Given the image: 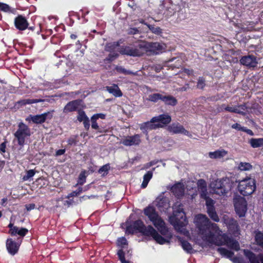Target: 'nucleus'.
I'll return each mask as SVG.
<instances>
[{
  "instance_id": "5701e85b",
  "label": "nucleus",
  "mask_w": 263,
  "mask_h": 263,
  "mask_svg": "<svg viewBox=\"0 0 263 263\" xmlns=\"http://www.w3.org/2000/svg\"><path fill=\"white\" fill-rule=\"evenodd\" d=\"M198 190L201 198H205L208 195L206 183L203 179H200L197 181Z\"/></svg>"
},
{
  "instance_id": "6ab92c4d",
  "label": "nucleus",
  "mask_w": 263,
  "mask_h": 263,
  "mask_svg": "<svg viewBox=\"0 0 263 263\" xmlns=\"http://www.w3.org/2000/svg\"><path fill=\"white\" fill-rule=\"evenodd\" d=\"M14 25L17 29L24 30L28 27V23L24 17L22 15H18L15 18Z\"/></svg>"
},
{
  "instance_id": "f8f14e48",
  "label": "nucleus",
  "mask_w": 263,
  "mask_h": 263,
  "mask_svg": "<svg viewBox=\"0 0 263 263\" xmlns=\"http://www.w3.org/2000/svg\"><path fill=\"white\" fill-rule=\"evenodd\" d=\"M239 61L241 64L248 68H254L258 64L256 57L252 54L242 57Z\"/></svg>"
},
{
  "instance_id": "ea45409f",
  "label": "nucleus",
  "mask_w": 263,
  "mask_h": 263,
  "mask_svg": "<svg viewBox=\"0 0 263 263\" xmlns=\"http://www.w3.org/2000/svg\"><path fill=\"white\" fill-rule=\"evenodd\" d=\"M147 27L151 31L157 35H160L162 33V29L159 27H155L154 25H148Z\"/></svg>"
},
{
  "instance_id": "f03ea898",
  "label": "nucleus",
  "mask_w": 263,
  "mask_h": 263,
  "mask_svg": "<svg viewBox=\"0 0 263 263\" xmlns=\"http://www.w3.org/2000/svg\"><path fill=\"white\" fill-rule=\"evenodd\" d=\"M173 214L175 217V222L174 227L176 230L181 233H185V229L187 221L186 220L185 213L183 211L181 203L176 202L173 206Z\"/></svg>"
},
{
  "instance_id": "423d86ee",
  "label": "nucleus",
  "mask_w": 263,
  "mask_h": 263,
  "mask_svg": "<svg viewBox=\"0 0 263 263\" xmlns=\"http://www.w3.org/2000/svg\"><path fill=\"white\" fill-rule=\"evenodd\" d=\"M14 135L17 140L18 144L23 146L25 143V138L31 135L30 129L25 124L20 122L18 125V129Z\"/></svg>"
},
{
  "instance_id": "052dcab7",
  "label": "nucleus",
  "mask_w": 263,
  "mask_h": 263,
  "mask_svg": "<svg viewBox=\"0 0 263 263\" xmlns=\"http://www.w3.org/2000/svg\"><path fill=\"white\" fill-rule=\"evenodd\" d=\"M6 142H4L0 144V151L2 153H5L6 152Z\"/></svg>"
},
{
  "instance_id": "37998d69",
  "label": "nucleus",
  "mask_w": 263,
  "mask_h": 263,
  "mask_svg": "<svg viewBox=\"0 0 263 263\" xmlns=\"http://www.w3.org/2000/svg\"><path fill=\"white\" fill-rule=\"evenodd\" d=\"M117 255L121 263H129L128 261L125 259V253L122 249L118 251Z\"/></svg>"
},
{
  "instance_id": "b1692460",
  "label": "nucleus",
  "mask_w": 263,
  "mask_h": 263,
  "mask_svg": "<svg viewBox=\"0 0 263 263\" xmlns=\"http://www.w3.org/2000/svg\"><path fill=\"white\" fill-rule=\"evenodd\" d=\"M152 121H156L158 123H161L163 124H167L171 122V117L167 114L160 115L152 118Z\"/></svg>"
},
{
  "instance_id": "774afa93",
  "label": "nucleus",
  "mask_w": 263,
  "mask_h": 263,
  "mask_svg": "<svg viewBox=\"0 0 263 263\" xmlns=\"http://www.w3.org/2000/svg\"><path fill=\"white\" fill-rule=\"evenodd\" d=\"M237 108L243 112V110H245L247 108V107L246 106V104H244L239 105L238 107H237Z\"/></svg>"
},
{
  "instance_id": "20e7f679",
  "label": "nucleus",
  "mask_w": 263,
  "mask_h": 263,
  "mask_svg": "<svg viewBox=\"0 0 263 263\" xmlns=\"http://www.w3.org/2000/svg\"><path fill=\"white\" fill-rule=\"evenodd\" d=\"M144 213L158 230L162 231L165 229L164 221L153 207L148 206L146 208L144 209Z\"/></svg>"
},
{
  "instance_id": "13d9d810",
  "label": "nucleus",
  "mask_w": 263,
  "mask_h": 263,
  "mask_svg": "<svg viewBox=\"0 0 263 263\" xmlns=\"http://www.w3.org/2000/svg\"><path fill=\"white\" fill-rule=\"evenodd\" d=\"M139 32V30L136 28H130L128 30V34H135Z\"/></svg>"
},
{
  "instance_id": "5fc2aeb1",
  "label": "nucleus",
  "mask_w": 263,
  "mask_h": 263,
  "mask_svg": "<svg viewBox=\"0 0 263 263\" xmlns=\"http://www.w3.org/2000/svg\"><path fill=\"white\" fill-rule=\"evenodd\" d=\"M109 168V165L106 164L102 166L99 170V172L102 173L104 172L103 175L106 174Z\"/></svg>"
},
{
  "instance_id": "2eb2a0df",
  "label": "nucleus",
  "mask_w": 263,
  "mask_h": 263,
  "mask_svg": "<svg viewBox=\"0 0 263 263\" xmlns=\"http://www.w3.org/2000/svg\"><path fill=\"white\" fill-rule=\"evenodd\" d=\"M53 111V110H52L51 112H47L35 116L30 115L29 117L33 123L41 124L44 123L47 119H51L52 117V112Z\"/></svg>"
},
{
  "instance_id": "0e129e2a",
  "label": "nucleus",
  "mask_w": 263,
  "mask_h": 263,
  "mask_svg": "<svg viewBox=\"0 0 263 263\" xmlns=\"http://www.w3.org/2000/svg\"><path fill=\"white\" fill-rule=\"evenodd\" d=\"M92 117H95V119L97 120L99 118L104 119L105 116V115H104L103 114H98L93 115Z\"/></svg>"
},
{
  "instance_id": "603ef678",
  "label": "nucleus",
  "mask_w": 263,
  "mask_h": 263,
  "mask_svg": "<svg viewBox=\"0 0 263 263\" xmlns=\"http://www.w3.org/2000/svg\"><path fill=\"white\" fill-rule=\"evenodd\" d=\"M119 54L116 53H110L108 57L105 59L106 61L111 62L118 57Z\"/></svg>"
},
{
  "instance_id": "0eeeda50",
  "label": "nucleus",
  "mask_w": 263,
  "mask_h": 263,
  "mask_svg": "<svg viewBox=\"0 0 263 263\" xmlns=\"http://www.w3.org/2000/svg\"><path fill=\"white\" fill-rule=\"evenodd\" d=\"M140 48L141 49L142 55L147 51L153 52L154 54H158L164 49V45L159 43L145 42L140 43Z\"/></svg>"
},
{
  "instance_id": "f257e3e1",
  "label": "nucleus",
  "mask_w": 263,
  "mask_h": 263,
  "mask_svg": "<svg viewBox=\"0 0 263 263\" xmlns=\"http://www.w3.org/2000/svg\"><path fill=\"white\" fill-rule=\"evenodd\" d=\"M196 222L199 233L203 235L204 239L210 243L218 246L226 245L235 251H238L240 249L239 243L234 239L229 237L227 234H223L215 236L212 230L215 233H218L219 229L217 225L211 223L205 215H197Z\"/></svg>"
},
{
  "instance_id": "2f4dec72",
  "label": "nucleus",
  "mask_w": 263,
  "mask_h": 263,
  "mask_svg": "<svg viewBox=\"0 0 263 263\" xmlns=\"http://www.w3.org/2000/svg\"><path fill=\"white\" fill-rule=\"evenodd\" d=\"M249 143L253 148H257L263 146V138H252Z\"/></svg>"
},
{
  "instance_id": "c9c22d12",
  "label": "nucleus",
  "mask_w": 263,
  "mask_h": 263,
  "mask_svg": "<svg viewBox=\"0 0 263 263\" xmlns=\"http://www.w3.org/2000/svg\"><path fill=\"white\" fill-rule=\"evenodd\" d=\"M180 244L183 249L187 253H192L193 251V248L191 245L186 240L180 239Z\"/></svg>"
},
{
  "instance_id": "bb28decb",
  "label": "nucleus",
  "mask_w": 263,
  "mask_h": 263,
  "mask_svg": "<svg viewBox=\"0 0 263 263\" xmlns=\"http://www.w3.org/2000/svg\"><path fill=\"white\" fill-rule=\"evenodd\" d=\"M161 101L164 103L165 104L171 106H175L177 103V99L172 96L170 95H163Z\"/></svg>"
},
{
  "instance_id": "4be33fe9",
  "label": "nucleus",
  "mask_w": 263,
  "mask_h": 263,
  "mask_svg": "<svg viewBox=\"0 0 263 263\" xmlns=\"http://www.w3.org/2000/svg\"><path fill=\"white\" fill-rule=\"evenodd\" d=\"M80 102L81 101L79 100L69 102L64 107L63 112L66 113L76 110L78 108V106L80 105Z\"/></svg>"
},
{
  "instance_id": "79ce46f5",
  "label": "nucleus",
  "mask_w": 263,
  "mask_h": 263,
  "mask_svg": "<svg viewBox=\"0 0 263 263\" xmlns=\"http://www.w3.org/2000/svg\"><path fill=\"white\" fill-rule=\"evenodd\" d=\"M252 166L249 163L241 162L239 164L238 168L241 171H249L251 170Z\"/></svg>"
},
{
  "instance_id": "9d476101",
  "label": "nucleus",
  "mask_w": 263,
  "mask_h": 263,
  "mask_svg": "<svg viewBox=\"0 0 263 263\" xmlns=\"http://www.w3.org/2000/svg\"><path fill=\"white\" fill-rule=\"evenodd\" d=\"M205 200V204L207 208V213L209 217L214 221L218 222L219 221V218L217 215L214 204L215 203L214 201L206 195L205 198H202Z\"/></svg>"
},
{
  "instance_id": "58836bf2",
  "label": "nucleus",
  "mask_w": 263,
  "mask_h": 263,
  "mask_svg": "<svg viewBox=\"0 0 263 263\" xmlns=\"http://www.w3.org/2000/svg\"><path fill=\"white\" fill-rule=\"evenodd\" d=\"M255 241L263 249V233L258 232L255 235Z\"/></svg>"
},
{
  "instance_id": "e2e57ef3",
  "label": "nucleus",
  "mask_w": 263,
  "mask_h": 263,
  "mask_svg": "<svg viewBox=\"0 0 263 263\" xmlns=\"http://www.w3.org/2000/svg\"><path fill=\"white\" fill-rule=\"evenodd\" d=\"M242 131L246 132V133H247L248 135H249L250 136H253L254 135V133L252 132V130L250 129H248L246 127H244Z\"/></svg>"
},
{
  "instance_id": "4d7b16f0",
  "label": "nucleus",
  "mask_w": 263,
  "mask_h": 263,
  "mask_svg": "<svg viewBox=\"0 0 263 263\" xmlns=\"http://www.w3.org/2000/svg\"><path fill=\"white\" fill-rule=\"evenodd\" d=\"M232 128L233 129H237L238 130H241L242 131L244 127H242L238 123H235L233 124L232 125Z\"/></svg>"
},
{
  "instance_id": "9b49d317",
  "label": "nucleus",
  "mask_w": 263,
  "mask_h": 263,
  "mask_svg": "<svg viewBox=\"0 0 263 263\" xmlns=\"http://www.w3.org/2000/svg\"><path fill=\"white\" fill-rule=\"evenodd\" d=\"M141 142V137L138 134L132 136H125L120 141V143L126 146L139 145Z\"/></svg>"
},
{
  "instance_id": "09e8293b",
  "label": "nucleus",
  "mask_w": 263,
  "mask_h": 263,
  "mask_svg": "<svg viewBox=\"0 0 263 263\" xmlns=\"http://www.w3.org/2000/svg\"><path fill=\"white\" fill-rule=\"evenodd\" d=\"M205 79L203 77H199L197 84V87L199 89H203L205 85Z\"/></svg>"
},
{
  "instance_id": "4c0bfd02",
  "label": "nucleus",
  "mask_w": 263,
  "mask_h": 263,
  "mask_svg": "<svg viewBox=\"0 0 263 263\" xmlns=\"http://www.w3.org/2000/svg\"><path fill=\"white\" fill-rule=\"evenodd\" d=\"M43 101V100L41 99H23L22 100L19 101L18 103L21 105H24L26 104H30L32 103H38L40 102Z\"/></svg>"
},
{
  "instance_id": "6e6552de",
  "label": "nucleus",
  "mask_w": 263,
  "mask_h": 263,
  "mask_svg": "<svg viewBox=\"0 0 263 263\" xmlns=\"http://www.w3.org/2000/svg\"><path fill=\"white\" fill-rule=\"evenodd\" d=\"M233 203L236 214L240 217L245 216L247 211V203L245 198L236 195L233 199Z\"/></svg>"
},
{
  "instance_id": "aec40b11",
  "label": "nucleus",
  "mask_w": 263,
  "mask_h": 263,
  "mask_svg": "<svg viewBox=\"0 0 263 263\" xmlns=\"http://www.w3.org/2000/svg\"><path fill=\"white\" fill-rule=\"evenodd\" d=\"M156 123V121H152V118L149 121H147L141 124L140 125V128L142 130H145V132H147V130L156 129L161 127V125L159 123Z\"/></svg>"
},
{
  "instance_id": "a211bd4d",
  "label": "nucleus",
  "mask_w": 263,
  "mask_h": 263,
  "mask_svg": "<svg viewBox=\"0 0 263 263\" xmlns=\"http://www.w3.org/2000/svg\"><path fill=\"white\" fill-rule=\"evenodd\" d=\"M168 130L174 134H183L185 135H188L189 132L185 129L182 125L179 123H173L168 127Z\"/></svg>"
},
{
  "instance_id": "72a5a7b5",
  "label": "nucleus",
  "mask_w": 263,
  "mask_h": 263,
  "mask_svg": "<svg viewBox=\"0 0 263 263\" xmlns=\"http://www.w3.org/2000/svg\"><path fill=\"white\" fill-rule=\"evenodd\" d=\"M28 232V230L26 228H22L19 230L18 227L14 228L12 230V235L18 234L21 236L24 237L26 235Z\"/></svg>"
},
{
  "instance_id": "a878e982",
  "label": "nucleus",
  "mask_w": 263,
  "mask_h": 263,
  "mask_svg": "<svg viewBox=\"0 0 263 263\" xmlns=\"http://www.w3.org/2000/svg\"><path fill=\"white\" fill-rule=\"evenodd\" d=\"M106 89L110 93L112 94L116 97H119L122 96V93L119 87L116 85L114 84L110 86H106Z\"/></svg>"
},
{
  "instance_id": "7c9ffc66",
  "label": "nucleus",
  "mask_w": 263,
  "mask_h": 263,
  "mask_svg": "<svg viewBox=\"0 0 263 263\" xmlns=\"http://www.w3.org/2000/svg\"><path fill=\"white\" fill-rule=\"evenodd\" d=\"M220 108L221 109H224L225 110H227L228 111L231 112H234L239 114L242 115H245V113L243 112L242 111H241L240 109H239L237 107H230V106H226L224 104H222Z\"/></svg>"
},
{
  "instance_id": "f704fd0d",
  "label": "nucleus",
  "mask_w": 263,
  "mask_h": 263,
  "mask_svg": "<svg viewBox=\"0 0 263 263\" xmlns=\"http://www.w3.org/2000/svg\"><path fill=\"white\" fill-rule=\"evenodd\" d=\"M218 252L223 256L231 259L234 255V253L223 248H219Z\"/></svg>"
},
{
  "instance_id": "a18cd8bd",
  "label": "nucleus",
  "mask_w": 263,
  "mask_h": 263,
  "mask_svg": "<svg viewBox=\"0 0 263 263\" xmlns=\"http://www.w3.org/2000/svg\"><path fill=\"white\" fill-rule=\"evenodd\" d=\"M119 46V44L118 42H114L112 43H109L107 44L106 47V50L108 51L111 52L112 50H114L117 47Z\"/></svg>"
},
{
  "instance_id": "cd10ccee",
  "label": "nucleus",
  "mask_w": 263,
  "mask_h": 263,
  "mask_svg": "<svg viewBox=\"0 0 263 263\" xmlns=\"http://www.w3.org/2000/svg\"><path fill=\"white\" fill-rule=\"evenodd\" d=\"M228 154V152L224 150H219L216 151L214 152H210L209 153V156L210 158L212 159H218L221 158L226 156Z\"/></svg>"
},
{
  "instance_id": "c85d7f7f",
  "label": "nucleus",
  "mask_w": 263,
  "mask_h": 263,
  "mask_svg": "<svg viewBox=\"0 0 263 263\" xmlns=\"http://www.w3.org/2000/svg\"><path fill=\"white\" fill-rule=\"evenodd\" d=\"M149 236H152L160 244H164L168 242V241L160 235L155 229L154 232H151Z\"/></svg>"
},
{
  "instance_id": "338daca9",
  "label": "nucleus",
  "mask_w": 263,
  "mask_h": 263,
  "mask_svg": "<svg viewBox=\"0 0 263 263\" xmlns=\"http://www.w3.org/2000/svg\"><path fill=\"white\" fill-rule=\"evenodd\" d=\"M65 149H59L56 152L55 156H60V155H63L65 153Z\"/></svg>"
},
{
  "instance_id": "a19ab883",
  "label": "nucleus",
  "mask_w": 263,
  "mask_h": 263,
  "mask_svg": "<svg viewBox=\"0 0 263 263\" xmlns=\"http://www.w3.org/2000/svg\"><path fill=\"white\" fill-rule=\"evenodd\" d=\"M86 171L81 172L79 175L77 184L83 185L86 181Z\"/></svg>"
},
{
  "instance_id": "1a4fd4ad",
  "label": "nucleus",
  "mask_w": 263,
  "mask_h": 263,
  "mask_svg": "<svg viewBox=\"0 0 263 263\" xmlns=\"http://www.w3.org/2000/svg\"><path fill=\"white\" fill-rule=\"evenodd\" d=\"M119 52L121 54L132 56L140 57L142 55V51L140 48V43L136 46H122L119 48Z\"/></svg>"
},
{
  "instance_id": "f3484780",
  "label": "nucleus",
  "mask_w": 263,
  "mask_h": 263,
  "mask_svg": "<svg viewBox=\"0 0 263 263\" xmlns=\"http://www.w3.org/2000/svg\"><path fill=\"white\" fill-rule=\"evenodd\" d=\"M20 247V244L13 240L11 238H8L6 241V248L8 252L12 255L15 254Z\"/></svg>"
},
{
  "instance_id": "7ed1b4c3",
  "label": "nucleus",
  "mask_w": 263,
  "mask_h": 263,
  "mask_svg": "<svg viewBox=\"0 0 263 263\" xmlns=\"http://www.w3.org/2000/svg\"><path fill=\"white\" fill-rule=\"evenodd\" d=\"M210 186L213 193L221 196L226 194L231 190L232 183L229 178H223L213 181Z\"/></svg>"
},
{
  "instance_id": "4468645a",
  "label": "nucleus",
  "mask_w": 263,
  "mask_h": 263,
  "mask_svg": "<svg viewBox=\"0 0 263 263\" xmlns=\"http://www.w3.org/2000/svg\"><path fill=\"white\" fill-rule=\"evenodd\" d=\"M160 9L165 8V10L163 14L166 17H170L175 14L177 12V8L178 7L177 5L173 4L171 2L167 3H162L159 6Z\"/></svg>"
},
{
  "instance_id": "6e6d98bb",
  "label": "nucleus",
  "mask_w": 263,
  "mask_h": 263,
  "mask_svg": "<svg viewBox=\"0 0 263 263\" xmlns=\"http://www.w3.org/2000/svg\"><path fill=\"white\" fill-rule=\"evenodd\" d=\"M91 127L95 129H98L99 128V126L96 122V119H95V117H92L91 118Z\"/></svg>"
},
{
  "instance_id": "39448f33",
  "label": "nucleus",
  "mask_w": 263,
  "mask_h": 263,
  "mask_svg": "<svg viewBox=\"0 0 263 263\" xmlns=\"http://www.w3.org/2000/svg\"><path fill=\"white\" fill-rule=\"evenodd\" d=\"M255 181L251 178L240 181L238 186L239 192L243 196L250 195L255 191Z\"/></svg>"
},
{
  "instance_id": "393cba45",
  "label": "nucleus",
  "mask_w": 263,
  "mask_h": 263,
  "mask_svg": "<svg viewBox=\"0 0 263 263\" xmlns=\"http://www.w3.org/2000/svg\"><path fill=\"white\" fill-rule=\"evenodd\" d=\"M171 191L176 196L180 197L184 194V185L181 183H178L172 187Z\"/></svg>"
},
{
  "instance_id": "dca6fc26",
  "label": "nucleus",
  "mask_w": 263,
  "mask_h": 263,
  "mask_svg": "<svg viewBox=\"0 0 263 263\" xmlns=\"http://www.w3.org/2000/svg\"><path fill=\"white\" fill-rule=\"evenodd\" d=\"M244 255L249 259L251 263H263V255H256L248 250H243Z\"/></svg>"
},
{
  "instance_id": "412c9836",
  "label": "nucleus",
  "mask_w": 263,
  "mask_h": 263,
  "mask_svg": "<svg viewBox=\"0 0 263 263\" xmlns=\"http://www.w3.org/2000/svg\"><path fill=\"white\" fill-rule=\"evenodd\" d=\"M177 5L178 7L177 9L178 17L180 20H184L186 17L187 10V4L184 2H181Z\"/></svg>"
},
{
  "instance_id": "de8ad7c7",
  "label": "nucleus",
  "mask_w": 263,
  "mask_h": 263,
  "mask_svg": "<svg viewBox=\"0 0 263 263\" xmlns=\"http://www.w3.org/2000/svg\"><path fill=\"white\" fill-rule=\"evenodd\" d=\"M127 240L124 237H121L118 238L117 240V245L118 246L122 248H124L125 246L127 245Z\"/></svg>"
},
{
  "instance_id": "3c124183",
  "label": "nucleus",
  "mask_w": 263,
  "mask_h": 263,
  "mask_svg": "<svg viewBox=\"0 0 263 263\" xmlns=\"http://www.w3.org/2000/svg\"><path fill=\"white\" fill-rule=\"evenodd\" d=\"M0 9L4 12H9L10 11L9 6L2 3H0Z\"/></svg>"
},
{
  "instance_id": "864d4df0",
  "label": "nucleus",
  "mask_w": 263,
  "mask_h": 263,
  "mask_svg": "<svg viewBox=\"0 0 263 263\" xmlns=\"http://www.w3.org/2000/svg\"><path fill=\"white\" fill-rule=\"evenodd\" d=\"M88 119V118L86 116L84 112H80L79 116L78 117V120L80 122H83L84 120Z\"/></svg>"
},
{
  "instance_id": "69168bd1",
  "label": "nucleus",
  "mask_w": 263,
  "mask_h": 263,
  "mask_svg": "<svg viewBox=\"0 0 263 263\" xmlns=\"http://www.w3.org/2000/svg\"><path fill=\"white\" fill-rule=\"evenodd\" d=\"M84 127L86 129H88L89 128V119H86L83 121Z\"/></svg>"
},
{
  "instance_id": "8fccbe9b",
  "label": "nucleus",
  "mask_w": 263,
  "mask_h": 263,
  "mask_svg": "<svg viewBox=\"0 0 263 263\" xmlns=\"http://www.w3.org/2000/svg\"><path fill=\"white\" fill-rule=\"evenodd\" d=\"M82 191H83V188L82 187H79L78 189V190H77L76 191H73V192H71V193H70L69 194H68V195L67 196V198H70L71 197L77 196Z\"/></svg>"
},
{
  "instance_id": "bf43d9fd",
  "label": "nucleus",
  "mask_w": 263,
  "mask_h": 263,
  "mask_svg": "<svg viewBox=\"0 0 263 263\" xmlns=\"http://www.w3.org/2000/svg\"><path fill=\"white\" fill-rule=\"evenodd\" d=\"M25 206H26L27 210L28 211H29L32 210H33L35 207V205L34 203H31V204H26L25 205Z\"/></svg>"
},
{
  "instance_id": "473e14b6",
  "label": "nucleus",
  "mask_w": 263,
  "mask_h": 263,
  "mask_svg": "<svg viewBox=\"0 0 263 263\" xmlns=\"http://www.w3.org/2000/svg\"><path fill=\"white\" fill-rule=\"evenodd\" d=\"M153 177V172L152 171H148L146 174H145L143 176V180L141 184V187L143 189L145 188L149 180L152 179Z\"/></svg>"
},
{
  "instance_id": "e433bc0d",
  "label": "nucleus",
  "mask_w": 263,
  "mask_h": 263,
  "mask_svg": "<svg viewBox=\"0 0 263 263\" xmlns=\"http://www.w3.org/2000/svg\"><path fill=\"white\" fill-rule=\"evenodd\" d=\"M162 95L163 94L159 93H153L149 95L147 99L149 101L156 103L159 100L161 101Z\"/></svg>"
},
{
  "instance_id": "c03bdc74",
  "label": "nucleus",
  "mask_w": 263,
  "mask_h": 263,
  "mask_svg": "<svg viewBox=\"0 0 263 263\" xmlns=\"http://www.w3.org/2000/svg\"><path fill=\"white\" fill-rule=\"evenodd\" d=\"M116 69L118 72L125 74H135V73L126 70L122 66H117Z\"/></svg>"
},
{
  "instance_id": "ddd939ff",
  "label": "nucleus",
  "mask_w": 263,
  "mask_h": 263,
  "mask_svg": "<svg viewBox=\"0 0 263 263\" xmlns=\"http://www.w3.org/2000/svg\"><path fill=\"white\" fill-rule=\"evenodd\" d=\"M134 228L144 235L148 236L152 232H154V229L151 226L145 227L141 220H138L134 223Z\"/></svg>"
},
{
  "instance_id": "c756f323",
  "label": "nucleus",
  "mask_w": 263,
  "mask_h": 263,
  "mask_svg": "<svg viewBox=\"0 0 263 263\" xmlns=\"http://www.w3.org/2000/svg\"><path fill=\"white\" fill-rule=\"evenodd\" d=\"M226 223L228 226L229 229L233 232L237 230L238 227V223L233 218H231L226 219Z\"/></svg>"
},
{
  "instance_id": "49530a36",
  "label": "nucleus",
  "mask_w": 263,
  "mask_h": 263,
  "mask_svg": "<svg viewBox=\"0 0 263 263\" xmlns=\"http://www.w3.org/2000/svg\"><path fill=\"white\" fill-rule=\"evenodd\" d=\"M35 174V172L33 170H30L28 171L26 174L23 176V180L25 181L28 180L30 178L32 177Z\"/></svg>"
},
{
  "instance_id": "680f3d73",
  "label": "nucleus",
  "mask_w": 263,
  "mask_h": 263,
  "mask_svg": "<svg viewBox=\"0 0 263 263\" xmlns=\"http://www.w3.org/2000/svg\"><path fill=\"white\" fill-rule=\"evenodd\" d=\"M63 202V204L64 205H67V206H69L71 204V201H69V200H60V199H59L58 200V202Z\"/></svg>"
}]
</instances>
